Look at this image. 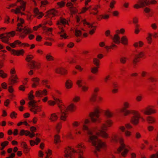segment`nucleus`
I'll return each instance as SVG.
<instances>
[{"instance_id": "obj_1", "label": "nucleus", "mask_w": 158, "mask_h": 158, "mask_svg": "<svg viewBox=\"0 0 158 158\" xmlns=\"http://www.w3.org/2000/svg\"><path fill=\"white\" fill-rule=\"evenodd\" d=\"M104 114L107 119L105 121V123H102L99 125L94 130V132H93L92 130L89 129L86 125L85 124L83 125V130L87 135L88 141L94 148V152L96 155H97V151H99L101 149L105 148L106 144L98 139L95 135L101 136L105 138H108V135L105 131L107 129L108 127H110L112 124L111 120L108 118L112 117L113 113L109 110H107L104 111Z\"/></svg>"}, {"instance_id": "obj_2", "label": "nucleus", "mask_w": 158, "mask_h": 158, "mask_svg": "<svg viewBox=\"0 0 158 158\" xmlns=\"http://www.w3.org/2000/svg\"><path fill=\"white\" fill-rule=\"evenodd\" d=\"M54 101H49L48 102L49 104L51 105H54L56 103L58 105L60 109V112L58 113L59 115L60 116V119L63 120H65L67 117V111L68 109L70 111H73L76 109V106L73 103L69 105L68 108H66L64 105L62 104V102L59 99L53 97Z\"/></svg>"}, {"instance_id": "obj_3", "label": "nucleus", "mask_w": 158, "mask_h": 158, "mask_svg": "<svg viewBox=\"0 0 158 158\" xmlns=\"http://www.w3.org/2000/svg\"><path fill=\"white\" fill-rule=\"evenodd\" d=\"M78 151L71 148H66L64 151V156L66 158H74L75 156H77L78 158H83L82 156V154L83 151L82 149L84 148V145L81 143L78 144L76 146Z\"/></svg>"}, {"instance_id": "obj_4", "label": "nucleus", "mask_w": 158, "mask_h": 158, "mask_svg": "<svg viewBox=\"0 0 158 158\" xmlns=\"http://www.w3.org/2000/svg\"><path fill=\"white\" fill-rule=\"evenodd\" d=\"M111 140L114 142L119 144L120 146L118 151L119 152H122V155L123 156H124L128 152V150L123 143V140L122 137L117 135H114L112 137Z\"/></svg>"}, {"instance_id": "obj_5", "label": "nucleus", "mask_w": 158, "mask_h": 158, "mask_svg": "<svg viewBox=\"0 0 158 158\" xmlns=\"http://www.w3.org/2000/svg\"><path fill=\"white\" fill-rule=\"evenodd\" d=\"M34 96L33 94H28V98L30 101L28 103L30 107V110L34 112V114H36L37 112L41 111L40 108L36 104V101L33 100Z\"/></svg>"}, {"instance_id": "obj_6", "label": "nucleus", "mask_w": 158, "mask_h": 158, "mask_svg": "<svg viewBox=\"0 0 158 158\" xmlns=\"http://www.w3.org/2000/svg\"><path fill=\"white\" fill-rule=\"evenodd\" d=\"M110 31L109 30H107L105 32V35L106 36L110 35L112 39L114 42L116 44H119L120 42H121L124 44H126L127 43V40L125 36H123L121 38L117 34H115L114 37L110 35Z\"/></svg>"}, {"instance_id": "obj_7", "label": "nucleus", "mask_w": 158, "mask_h": 158, "mask_svg": "<svg viewBox=\"0 0 158 158\" xmlns=\"http://www.w3.org/2000/svg\"><path fill=\"white\" fill-rule=\"evenodd\" d=\"M20 21L21 23H19L18 24V25L19 27L17 28V30L19 32L22 31V33L21 35L20 36L22 38H23L25 37V35L23 34H27L31 32V30L29 28L27 27H26L23 28H20L19 27L20 26L21 27H23L22 24L24 23V20L23 19H20Z\"/></svg>"}, {"instance_id": "obj_8", "label": "nucleus", "mask_w": 158, "mask_h": 158, "mask_svg": "<svg viewBox=\"0 0 158 158\" xmlns=\"http://www.w3.org/2000/svg\"><path fill=\"white\" fill-rule=\"evenodd\" d=\"M68 24L67 21L65 19L61 18L60 20L58 21L57 23V25L60 30V32H59V34H60V36L64 39H66L67 36H66V34L65 32L64 29L63 27H61L60 25H65Z\"/></svg>"}, {"instance_id": "obj_9", "label": "nucleus", "mask_w": 158, "mask_h": 158, "mask_svg": "<svg viewBox=\"0 0 158 158\" xmlns=\"http://www.w3.org/2000/svg\"><path fill=\"white\" fill-rule=\"evenodd\" d=\"M99 109L96 108L95 109L94 112H92L89 114V116L91 120L93 122H100V118L99 117V114L100 113Z\"/></svg>"}, {"instance_id": "obj_10", "label": "nucleus", "mask_w": 158, "mask_h": 158, "mask_svg": "<svg viewBox=\"0 0 158 158\" xmlns=\"http://www.w3.org/2000/svg\"><path fill=\"white\" fill-rule=\"evenodd\" d=\"M15 34V32L14 31L6 34H2L0 35V38L2 39V42L9 44L10 43L8 41L9 38L11 36H14Z\"/></svg>"}, {"instance_id": "obj_11", "label": "nucleus", "mask_w": 158, "mask_h": 158, "mask_svg": "<svg viewBox=\"0 0 158 158\" xmlns=\"http://www.w3.org/2000/svg\"><path fill=\"white\" fill-rule=\"evenodd\" d=\"M18 1L20 3L21 6L17 7L15 10L12 9L11 11L14 12L16 14L21 13L22 14L23 13L21 12V10L24 11L25 10L26 2L22 0H18Z\"/></svg>"}, {"instance_id": "obj_12", "label": "nucleus", "mask_w": 158, "mask_h": 158, "mask_svg": "<svg viewBox=\"0 0 158 158\" xmlns=\"http://www.w3.org/2000/svg\"><path fill=\"white\" fill-rule=\"evenodd\" d=\"M132 114L134 116L131 119V123L134 124H137L139 122V118H141L143 121H144V119L143 118H141L139 114L137 112L133 111Z\"/></svg>"}, {"instance_id": "obj_13", "label": "nucleus", "mask_w": 158, "mask_h": 158, "mask_svg": "<svg viewBox=\"0 0 158 158\" xmlns=\"http://www.w3.org/2000/svg\"><path fill=\"white\" fill-rule=\"evenodd\" d=\"M83 24L85 25H87L89 29V33L92 35L94 32V31L96 27L93 26V23H89L87 22L85 20H84L82 21Z\"/></svg>"}, {"instance_id": "obj_14", "label": "nucleus", "mask_w": 158, "mask_h": 158, "mask_svg": "<svg viewBox=\"0 0 158 158\" xmlns=\"http://www.w3.org/2000/svg\"><path fill=\"white\" fill-rule=\"evenodd\" d=\"M138 3L139 4H135L134 6V7L136 8H138L140 7H145L146 6H148L149 4L148 2L146 0H139L138 2Z\"/></svg>"}, {"instance_id": "obj_15", "label": "nucleus", "mask_w": 158, "mask_h": 158, "mask_svg": "<svg viewBox=\"0 0 158 158\" xmlns=\"http://www.w3.org/2000/svg\"><path fill=\"white\" fill-rule=\"evenodd\" d=\"M123 106L124 107L121 110V111L123 113L124 115H126L130 113V111L127 110V109L129 107L130 104L127 102H125L124 103Z\"/></svg>"}, {"instance_id": "obj_16", "label": "nucleus", "mask_w": 158, "mask_h": 158, "mask_svg": "<svg viewBox=\"0 0 158 158\" xmlns=\"http://www.w3.org/2000/svg\"><path fill=\"white\" fill-rule=\"evenodd\" d=\"M141 111L144 114L147 115H149L156 112V111L154 110H153L149 107H147L144 109H143L141 110Z\"/></svg>"}, {"instance_id": "obj_17", "label": "nucleus", "mask_w": 158, "mask_h": 158, "mask_svg": "<svg viewBox=\"0 0 158 158\" xmlns=\"http://www.w3.org/2000/svg\"><path fill=\"white\" fill-rule=\"evenodd\" d=\"M144 55V54L142 52H139L138 54L135 55L132 60V62L134 64H136V63L139 61V58L142 57Z\"/></svg>"}, {"instance_id": "obj_18", "label": "nucleus", "mask_w": 158, "mask_h": 158, "mask_svg": "<svg viewBox=\"0 0 158 158\" xmlns=\"http://www.w3.org/2000/svg\"><path fill=\"white\" fill-rule=\"evenodd\" d=\"M18 44L20 46H27V47H29L30 45L27 44H22L21 42L19 41L18 40H16L12 44H9V45L10 46L13 48H14L15 47L16 44Z\"/></svg>"}, {"instance_id": "obj_19", "label": "nucleus", "mask_w": 158, "mask_h": 158, "mask_svg": "<svg viewBox=\"0 0 158 158\" xmlns=\"http://www.w3.org/2000/svg\"><path fill=\"white\" fill-rule=\"evenodd\" d=\"M6 49L9 51H11L12 53L14 55H17L18 56L19 55L23 54V53L24 51L23 50H20L15 51L14 50H12L11 48L9 47H6Z\"/></svg>"}, {"instance_id": "obj_20", "label": "nucleus", "mask_w": 158, "mask_h": 158, "mask_svg": "<svg viewBox=\"0 0 158 158\" xmlns=\"http://www.w3.org/2000/svg\"><path fill=\"white\" fill-rule=\"evenodd\" d=\"M20 135H29L31 138H32L35 136V134L33 133H31L29 131H25L23 130H22L20 133Z\"/></svg>"}, {"instance_id": "obj_21", "label": "nucleus", "mask_w": 158, "mask_h": 158, "mask_svg": "<svg viewBox=\"0 0 158 158\" xmlns=\"http://www.w3.org/2000/svg\"><path fill=\"white\" fill-rule=\"evenodd\" d=\"M15 71V69H12L11 70L10 73L11 74L12 79H10V81L12 83H15L16 82V79L17 78L16 75H14Z\"/></svg>"}, {"instance_id": "obj_22", "label": "nucleus", "mask_w": 158, "mask_h": 158, "mask_svg": "<svg viewBox=\"0 0 158 158\" xmlns=\"http://www.w3.org/2000/svg\"><path fill=\"white\" fill-rule=\"evenodd\" d=\"M35 94L38 97H40L41 95H46L47 94V91L45 89L43 91H36Z\"/></svg>"}, {"instance_id": "obj_23", "label": "nucleus", "mask_w": 158, "mask_h": 158, "mask_svg": "<svg viewBox=\"0 0 158 158\" xmlns=\"http://www.w3.org/2000/svg\"><path fill=\"white\" fill-rule=\"evenodd\" d=\"M34 13L35 16L38 19L41 18L43 15V14L41 12H40L37 9H35L34 10Z\"/></svg>"}, {"instance_id": "obj_24", "label": "nucleus", "mask_w": 158, "mask_h": 158, "mask_svg": "<svg viewBox=\"0 0 158 158\" xmlns=\"http://www.w3.org/2000/svg\"><path fill=\"white\" fill-rule=\"evenodd\" d=\"M98 90V89L96 88L94 90V93L93 94L91 97L90 98V100L91 102H94L96 100L97 98V95L95 93L97 92Z\"/></svg>"}, {"instance_id": "obj_25", "label": "nucleus", "mask_w": 158, "mask_h": 158, "mask_svg": "<svg viewBox=\"0 0 158 158\" xmlns=\"http://www.w3.org/2000/svg\"><path fill=\"white\" fill-rule=\"evenodd\" d=\"M81 80H78L77 82V84L79 87H81L83 91H86L88 89V87L85 86H82L81 84Z\"/></svg>"}, {"instance_id": "obj_26", "label": "nucleus", "mask_w": 158, "mask_h": 158, "mask_svg": "<svg viewBox=\"0 0 158 158\" xmlns=\"http://www.w3.org/2000/svg\"><path fill=\"white\" fill-rule=\"evenodd\" d=\"M66 70L63 68H60L56 70V72L57 73H60L62 75L66 73Z\"/></svg>"}, {"instance_id": "obj_27", "label": "nucleus", "mask_w": 158, "mask_h": 158, "mask_svg": "<svg viewBox=\"0 0 158 158\" xmlns=\"http://www.w3.org/2000/svg\"><path fill=\"white\" fill-rule=\"evenodd\" d=\"M32 81L34 82L35 83H33L32 85V87H35L36 86L38 85L39 84V79L37 78H34L32 79Z\"/></svg>"}, {"instance_id": "obj_28", "label": "nucleus", "mask_w": 158, "mask_h": 158, "mask_svg": "<svg viewBox=\"0 0 158 158\" xmlns=\"http://www.w3.org/2000/svg\"><path fill=\"white\" fill-rule=\"evenodd\" d=\"M147 120L149 123H152L155 122V119L151 116H148L146 117Z\"/></svg>"}, {"instance_id": "obj_29", "label": "nucleus", "mask_w": 158, "mask_h": 158, "mask_svg": "<svg viewBox=\"0 0 158 158\" xmlns=\"http://www.w3.org/2000/svg\"><path fill=\"white\" fill-rule=\"evenodd\" d=\"M58 118L57 115L55 113L51 114V117L49 118L52 121H55Z\"/></svg>"}, {"instance_id": "obj_30", "label": "nucleus", "mask_w": 158, "mask_h": 158, "mask_svg": "<svg viewBox=\"0 0 158 158\" xmlns=\"http://www.w3.org/2000/svg\"><path fill=\"white\" fill-rule=\"evenodd\" d=\"M65 85L67 88H71L72 86V83L71 81L70 80H67L65 83Z\"/></svg>"}, {"instance_id": "obj_31", "label": "nucleus", "mask_w": 158, "mask_h": 158, "mask_svg": "<svg viewBox=\"0 0 158 158\" xmlns=\"http://www.w3.org/2000/svg\"><path fill=\"white\" fill-rule=\"evenodd\" d=\"M42 83L43 85L45 86L48 88H50L49 85H48L49 84V81L46 79H43L42 81Z\"/></svg>"}, {"instance_id": "obj_32", "label": "nucleus", "mask_w": 158, "mask_h": 158, "mask_svg": "<svg viewBox=\"0 0 158 158\" xmlns=\"http://www.w3.org/2000/svg\"><path fill=\"white\" fill-rule=\"evenodd\" d=\"M40 142V139L38 138H36V142H35L33 140H31L30 141V143L31 146H33L35 144H36V145L38 144V143Z\"/></svg>"}, {"instance_id": "obj_33", "label": "nucleus", "mask_w": 158, "mask_h": 158, "mask_svg": "<svg viewBox=\"0 0 158 158\" xmlns=\"http://www.w3.org/2000/svg\"><path fill=\"white\" fill-rule=\"evenodd\" d=\"M54 139V143L57 144L58 143L60 142L61 141L60 139V137L57 135H55Z\"/></svg>"}, {"instance_id": "obj_34", "label": "nucleus", "mask_w": 158, "mask_h": 158, "mask_svg": "<svg viewBox=\"0 0 158 158\" xmlns=\"http://www.w3.org/2000/svg\"><path fill=\"white\" fill-rule=\"evenodd\" d=\"M144 10L146 13H148L147 15L148 17H151L152 16V13L151 12H151V10L149 8L146 7L144 9Z\"/></svg>"}, {"instance_id": "obj_35", "label": "nucleus", "mask_w": 158, "mask_h": 158, "mask_svg": "<svg viewBox=\"0 0 158 158\" xmlns=\"http://www.w3.org/2000/svg\"><path fill=\"white\" fill-rule=\"evenodd\" d=\"M75 34L76 36H80L82 34L80 30L76 29L75 31Z\"/></svg>"}, {"instance_id": "obj_36", "label": "nucleus", "mask_w": 158, "mask_h": 158, "mask_svg": "<svg viewBox=\"0 0 158 158\" xmlns=\"http://www.w3.org/2000/svg\"><path fill=\"white\" fill-rule=\"evenodd\" d=\"M30 63V67L31 68L33 69L35 68V63L36 62L34 60H32L31 61L29 62Z\"/></svg>"}, {"instance_id": "obj_37", "label": "nucleus", "mask_w": 158, "mask_h": 158, "mask_svg": "<svg viewBox=\"0 0 158 158\" xmlns=\"http://www.w3.org/2000/svg\"><path fill=\"white\" fill-rule=\"evenodd\" d=\"M34 57V56L31 55H28L26 58V60L28 62H30L31 59Z\"/></svg>"}, {"instance_id": "obj_38", "label": "nucleus", "mask_w": 158, "mask_h": 158, "mask_svg": "<svg viewBox=\"0 0 158 158\" xmlns=\"http://www.w3.org/2000/svg\"><path fill=\"white\" fill-rule=\"evenodd\" d=\"M56 131L59 133L60 132V130L61 128V125L60 123H59L56 126Z\"/></svg>"}, {"instance_id": "obj_39", "label": "nucleus", "mask_w": 158, "mask_h": 158, "mask_svg": "<svg viewBox=\"0 0 158 158\" xmlns=\"http://www.w3.org/2000/svg\"><path fill=\"white\" fill-rule=\"evenodd\" d=\"M152 34L150 33L149 34V36L147 37V40L149 44H151L152 42Z\"/></svg>"}, {"instance_id": "obj_40", "label": "nucleus", "mask_w": 158, "mask_h": 158, "mask_svg": "<svg viewBox=\"0 0 158 158\" xmlns=\"http://www.w3.org/2000/svg\"><path fill=\"white\" fill-rule=\"evenodd\" d=\"M56 11L54 9H52L50 10L49 13V14L50 15H52L53 16L56 15Z\"/></svg>"}, {"instance_id": "obj_41", "label": "nucleus", "mask_w": 158, "mask_h": 158, "mask_svg": "<svg viewBox=\"0 0 158 158\" xmlns=\"http://www.w3.org/2000/svg\"><path fill=\"white\" fill-rule=\"evenodd\" d=\"M93 62L96 66H98L99 65V60L97 58H94V59Z\"/></svg>"}, {"instance_id": "obj_42", "label": "nucleus", "mask_w": 158, "mask_h": 158, "mask_svg": "<svg viewBox=\"0 0 158 158\" xmlns=\"http://www.w3.org/2000/svg\"><path fill=\"white\" fill-rule=\"evenodd\" d=\"M143 44V43L141 41H139V43H135L134 44V46L135 47H137L139 46V47H141Z\"/></svg>"}, {"instance_id": "obj_43", "label": "nucleus", "mask_w": 158, "mask_h": 158, "mask_svg": "<svg viewBox=\"0 0 158 158\" xmlns=\"http://www.w3.org/2000/svg\"><path fill=\"white\" fill-rule=\"evenodd\" d=\"M126 58L124 57H122L120 59V61L122 63L125 64L126 61Z\"/></svg>"}, {"instance_id": "obj_44", "label": "nucleus", "mask_w": 158, "mask_h": 158, "mask_svg": "<svg viewBox=\"0 0 158 158\" xmlns=\"http://www.w3.org/2000/svg\"><path fill=\"white\" fill-rule=\"evenodd\" d=\"M46 59L48 60H53V57L49 55H48L46 56Z\"/></svg>"}, {"instance_id": "obj_45", "label": "nucleus", "mask_w": 158, "mask_h": 158, "mask_svg": "<svg viewBox=\"0 0 158 158\" xmlns=\"http://www.w3.org/2000/svg\"><path fill=\"white\" fill-rule=\"evenodd\" d=\"M117 46L115 44H113V43H111V45L109 47L108 46H106L105 47V48L108 50L109 48H113V47H116Z\"/></svg>"}, {"instance_id": "obj_46", "label": "nucleus", "mask_w": 158, "mask_h": 158, "mask_svg": "<svg viewBox=\"0 0 158 158\" xmlns=\"http://www.w3.org/2000/svg\"><path fill=\"white\" fill-rule=\"evenodd\" d=\"M91 71L93 73H95L98 71V69L96 67H94L91 69Z\"/></svg>"}, {"instance_id": "obj_47", "label": "nucleus", "mask_w": 158, "mask_h": 158, "mask_svg": "<svg viewBox=\"0 0 158 158\" xmlns=\"http://www.w3.org/2000/svg\"><path fill=\"white\" fill-rule=\"evenodd\" d=\"M0 76H1L3 78H4L6 77V74L4 73L3 71L1 70H0Z\"/></svg>"}, {"instance_id": "obj_48", "label": "nucleus", "mask_w": 158, "mask_h": 158, "mask_svg": "<svg viewBox=\"0 0 158 158\" xmlns=\"http://www.w3.org/2000/svg\"><path fill=\"white\" fill-rule=\"evenodd\" d=\"M148 79L151 82H154L156 81V79L152 77L151 76H150L148 78Z\"/></svg>"}, {"instance_id": "obj_49", "label": "nucleus", "mask_w": 158, "mask_h": 158, "mask_svg": "<svg viewBox=\"0 0 158 158\" xmlns=\"http://www.w3.org/2000/svg\"><path fill=\"white\" fill-rule=\"evenodd\" d=\"M57 4L60 7H62L64 6L65 3L64 2L61 1L60 2H58Z\"/></svg>"}, {"instance_id": "obj_50", "label": "nucleus", "mask_w": 158, "mask_h": 158, "mask_svg": "<svg viewBox=\"0 0 158 158\" xmlns=\"http://www.w3.org/2000/svg\"><path fill=\"white\" fill-rule=\"evenodd\" d=\"M22 145L23 146V147L24 149H25L26 150H28L27 146L26 144V143H25L24 142H23L22 143Z\"/></svg>"}, {"instance_id": "obj_51", "label": "nucleus", "mask_w": 158, "mask_h": 158, "mask_svg": "<svg viewBox=\"0 0 158 158\" xmlns=\"http://www.w3.org/2000/svg\"><path fill=\"white\" fill-rule=\"evenodd\" d=\"M46 153L47 154V156L46 157V158H48L49 157L50 155L52 154L51 151L49 149L48 150V151L46 152Z\"/></svg>"}, {"instance_id": "obj_52", "label": "nucleus", "mask_w": 158, "mask_h": 158, "mask_svg": "<svg viewBox=\"0 0 158 158\" xmlns=\"http://www.w3.org/2000/svg\"><path fill=\"white\" fill-rule=\"evenodd\" d=\"M66 5L70 8H72L73 7V4L71 2H68Z\"/></svg>"}, {"instance_id": "obj_53", "label": "nucleus", "mask_w": 158, "mask_h": 158, "mask_svg": "<svg viewBox=\"0 0 158 158\" xmlns=\"http://www.w3.org/2000/svg\"><path fill=\"white\" fill-rule=\"evenodd\" d=\"M150 158H158V152L156 154L151 155Z\"/></svg>"}, {"instance_id": "obj_54", "label": "nucleus", "mask_w": 158, "mask_h": 158, "mask_svg": "<svg viewBox=\"0 0 158 158\" xmlns=\"http://www.w3.org/2000/svg\"><path fill=\"white\" fill-rule=\"evenodd\" d=\"M17 115V114L15 113V112H13L10 114V117L12 118H13V117L16 118L15 116Z\"/></svg>"}, {"instance_id": "obj_55", "label": "nucleus", "mask_w": 158, "mask_h": 158, "mask_svg": "<svg viewBox=\"0 0 158 158\" xmlns=\"http://www.w3.org/2000/svg\"><path fill=\"white\" fill-rule=\"evenodd\" d=\"M115 3V2L114 1H112L110 3V7L111 8H113L114 7V5Z\"/></svg>"}, {"instance_id": "obj_56", "label": "nucleus", "mask_w": 158, "mask_h": 158, "mask_svg": "<svg viewBox=\"0 0 158 158\" xmlns=\"http://www.w3.org/2000/svg\"><path fill=\"white\" fill-rule=\"evenodd\" d=\"M74 45V44L70 42L69 44H68L67 46L69 48H72Z\"/></svg>"}, {"instance_id": "obj_57", "label": "nucleus", "mask_w": 158, "mask_h": 158, "mask_svg": "<svg viewBox=\"0 0 158 158\" xmlns=\"http://www.w3.org/2000/svg\"><path fill=\"white\" fill-rule=\"evenodd\" d=\"M133 22L134 23L137 24L138 22V19L136 17H134L133 19Z\"/></svg>"}, {"instance_id": "obj_58", "label": "nucleus", "mask_w": 158, "mask_h": 158, "mask_svg": "<svg viewBox=\"0 0 158 158\" xmlns=\"http://www.w3.org/2000/svg\"><path fill=\"white\" fill-rule=\"evenodd\" d=\"M2 88L4 89H6L7 88V85L6 83L4 82L1 84Z\"/></svg>"}, {"instance_id": "obj_59", "label": "nucleus", "mask_w": 158, "mask_h": 158, "mask_svg": "<svg viewBox=\"0 0 158 158\" xmlns=\"http://www.w3.org/2000/svg\"><path fill=\"white\" fill-rule=\"evenodd\" d=\"M80 99L79 97L76 96L73 99V100L74 102H78Z\"/></svg>"}, {"instance_id": "obj_60", "label": "nucleus", "mask_w": 158, "mask_h": 158, "mask_svg": "<svg viewBox=\"0 0 158 158\" xmlns=\"http://www.w3.org/2000/svg\"><path fill=\"white\" fill-rule=\"evenodd\" d=\"M72 124L73 127H75L78 126L79 124L77 122H74Z\"/></svg>"}, {"instance_id": "obj_61", "label": "nucleus", "mask_w": 158, "mask_h": 158, "mask_svg": "<svg viewBox=\"0 0 158 158\" xmlns=\"http://www.w3.org/2000/svg\"><path fill=\"white\" fill-rule=\"evenodd\" d=\"M90 7H91V6H90L89 7H87L83 8V9L82 10V12H85L86 11L88 10L89 9V8Z\"/></svg>"}, {"instance_id": "obj_62", "label": "nucleus", "mask_w": 158, "mask_h": 158, "mask_svg": "<svg viewBox=\"0 0 158 158\" xmlns=\"http://www.w3.org/2000/svg\"><path fill=\"white\" fill-rule=\"evenodd\" d=\"M67 136L70 139H73V137L72 136V133L71 132H69Z\"/></svg>"}, {"instance_id": "obj_63", "label": "nucleus", "mask_w": 158, "mask_h": 158, "mask_svg": "<svg viewBox=\"0 0 158 158\" xmlns=\"http://www.w3.org/2000/svg\"><path fill=\"white\" fill-rule=\"evenodd\" d=\"M76 68L80 71H81L83 69L79 65H77L76 66Z\"/></svg>"}, {"instance_id": "obj_64", "label": "nucleus", "mask_w": 158, "mask_h": 158, "mask_svg": "<svg viewBox=\"0 0 158 158\" xmlns=\"http://www.w3.org/2000/svg\"><path fill=\"white\" fill-rule=\"evenodd\" d=\"M125 134L126 136H128L130 135L131 133L128 131H126Z\"/></svg>"}]
</instances>
